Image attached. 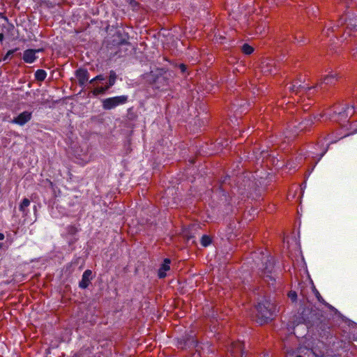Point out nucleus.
Listing matches in <instances>:
<instances>
[{
  "instance_id": "25",
  "label": "nucleus",
  "mask_w": 357,
  "mask_h": 357,
  "mask_svg": "<svg viewBox=\"0 0 357 357\" xmlns=\"http://www.w3.org/2000/svg\"><path fill=\"white\" fill-rule=\"evenodd\" d=\"M263 277L267 282H269V280H273L271 276L269 274L266 273V272H264Z\"/></svg>"
},
{
  "instance_id": "5",
  "label": "nucleus",
  "mask_w": 357,
  "mask_h": 357,
  "mask_svg": "<svg viewBox=\"0 0 357 357\" xmlns=\"http://www.w3.org/2000/svg\"><path fill=\"white\" fill-rule=\"evenodd\" d=\"M356 107L354 105L343 107L337 114L340 116V120H346L349 116H351L355 112Z\"/></svg>"
},
{
  "instance_id": "8",
  "label": "nucleus",
  "mask_w": 357,
  "mask_h": 357,
  "mask_svg": "<svg viewBox=\"0 0 357 357\" xmlns=\"http://www.w3.org/2000/svg\"><path fill=\"white\" fill-rule=\"evenodd\" d=\"M261 70L266 74L275 73L277 70L273 61H264L261 64Z\"/></svg>"
},
{
  "instance_id": "18",
  "label": "nucleus",
  "mask_w": 357,
  "mask_h": 357,
  "mask_svg": "<svg viewBox=\"0 0 357 357\" xmlns=\"http://www.w3.org/2000/svg\"><path fill=\"white\" fill-rule=\"evenodd\" d=\"M116 73L114 70H111L109 72V82H108V84L107 86H109V88L111 86H112L114 84L115 82H116Z\"/></svg>"
},
{
  "instance_id": "12",
  "label": "nucleus",
  "mask_w": 357,
  "mask_h": 357,
  "mask_svg": "<svg viewBox=\"0 0 357 357\" xmlns=\"http://www.w3.org/2000/svg\"><path fill=\"white\" fill-rule=\"evenodd\" d=\"M31 202L29 199L24 198L22 199L20 204L19 209L22 213L24 216H26L29 213V206H30Z\"/></svg>"
},
{
  "instance_id": "13",
  "label": "nucleus",
  "mask_w": 357,
  "mask_h": 357,
  "mask_svg": "<svg viewBox=\"0 0 357 357\" xmlns=\"http://www.w3.org/2000/svg\"><path fill=\"white\" fill-rule=\"evenodd\" d=\"M243 344L240 342H233L230 349L231 354L232 356H236L238 353L243 354Z\"/></svg>"
},
{
  "instance_id": "33",
  "label": "nucleus",
  "mask_w": 357,
  "mask_h": 357,
  "mask_svg": "<svg viewBox=\"0 0 357 357\" xmlns=\"http://www.w3.org/2000/svg\"><path fill=\"white\" fill-rule=\"evenodd\" d=\"M296 357H302V356H296Z\"/></svg>"
},
{
  "instance_id": "14",
  "label": "nucleus",
  "mask_w": 357,
  "mask_h": 357,
  "mask_svg": "<svg viewBox=\"0 0 357 357\" xmlns=\"http://www.w3.org/2000/svg\"><path fill=\"white\" fill-rule=\"evenodd\" d=\"M337 80V75L332 73V74L326 75L324 77L323 81L319 83V85L321 86L323 84H325L326 85L334 84Z\"/></svg>"
},
{
  "instance_id": "22",
  "label": "nucleus",
  "mask_w": 357,
  "mask_h": 357,
  "mask_svg": "<svg viewBox=\"0 0 357 357\" xmlns=\"http://www.w3.org/2000/svg\"><path fill=\"white\" fill-rule=\"evenodd\" d=\"M288 296L292 301H295L297 298V294L295 291H290L288 294Z\"/></svg>"
},
{
  "instance_id": "2",
  "label": "nucleus",
  "mask_w": 357,
  "mask_h": 357,
  "mask_svg": "<svg viewBox=\"0 0 357 357\" xmlns=\"http://www.w3.org/2000/svg\"><path fill=\"white\" fill-rule=\"evenodd\" d=\"M128 96L125 95L108 98L102 101V107L107 110L112 109L119 105L126 103L128 102Z\"/></svg>"
},
{
  "instance_id": "27",
  "label": "nucleus",
  "mask_w": 357,
  "mask_h": 357,
  "mask_svg": "<svg viewBox=\"0 0 357 357\" xmlns=\"http://www.w3.org/2000/svg\"><path fill=\"white\" fill-rule=\"evenodd\" d=\"M179 68L181 69V72L184 73L186 70V66L182 63L179 65Z\"/></svg>"
},
{
  "instance_id": "31",
  "label": "nucleus",
  "mask_w": 357,
  "mask_h": 357,
  "mask_svg": "<svg viewBox=\"0 0 357 357\" xmlns=\"http://www.w3.org/2000/svg\"><path fill=\"white\" fill-rule=\"evenodd\" d=\"M343 20H343L342 18H341V19L339 20V22H338V23H339V24H341V25H342V23H343L342 22H343Z\"/></svg>"
},
{
  "instance_id": "20",
  "label": "nucleus",
  "mask_w": 357,
  "mask_h": 357,
  "mask_svg": "<svg viewBox=\"0 0 357 357\" xmlns=\"http://www.w3.org/2000/svg\"><path fill=\"white\" fill-rule=\"evenodd\" d=\"M16 51H17V49L10 50L8 51V52L6 53L5 56L3 57V61H6L7 59H8L9 57L10 56V55L14 54Z\"/></svg>"
},
{
  "instance_id": "16",
  "label": "nucleus",
  "mask_w": 357,
  "mask_h": 357,
  "mask_svg": "<svg viewBox=\"0 0 357 357\" xmlns=\"http://www.w3.org/2000/svg\"><path fill=\"white\" fill-rule=\"evenodd\" d=\"M241 51L247 55L251 54L254 52V48L250 45L245 43L241 47Z\"/></svg>"
},
{
  "instance_id": "26",
  "label": "nucleus",
  "mask_w": 357,
  "mask_h": 357,
  "mask_svg": "<svg viewBox=\"0 0 357 357\" xmlns=\"http://www.w3.org/2000/svg\"><path fill=\"white\" fill-rule=\"evenodd\" d=\"M351 55L354 59H357V47L352 50Z\"/></svg>"
},
{
  "instance_id": "21",
  "label": "nucleus",
  "mask_w": 357,
  "mask_h": 357,
  "mask_svg": "<svg viewBox=\"0 0 357 357\" xmlns=\"http://www.w3.org/2000/svg\"><path fill=\"white\" fill-rule=\"evenodd\" d=\"M77 229L75 226L68 227V231L69 234L73 235L77 232Z\"/></svg>"
},
{
  "instance_id": "4",
  "label": "nucleus",
  "mask_w": 357,
  "mask_h": 357,
  "mask_svg": "<svg viewBox=\"0 0 357 357\" xmlns=\"http://www.w3.org/2000/svg\"><path fill=\"white\" fill-rule=\"evenodd\" d=\"M31 112L25 111L20 113L17 117L14 118L11 122L20 126H24L31 120Z\"/></svg>"
},
{
  "instance_id": "30",
  "label": "nucleus",
  "mask_w": 357,
  "mask_h": 357,
  "mask_svg": "<svg viewBox=\"0 0 357 357\" xmlns=\"http://www.w3.org/2000/svg\"><path fill=\"white\" fill-rule=\"evenodd\" d=\"M3 34L0 33V41L3 40Z\"/></svg>"
},
{
  "instance_id": "6",
  "label": "nucleus",
  "mask_w": 357,
  "mask_h": 357,
  "mask_svg": "<svg viewBox=\"0 0 357 357\" xmlns=\"http://www.w3.org/2000/svg\"><path fill=\"white\" fill-rule=\"evenodd\" d=\"M75 75L80 86H84L89 80V73L86 70L78 69L76 70Z\"/></svg>"
},
{
  "instance_id": "23",
  "label": "nucleus",
  "mask_w": 357,
  "mask_h": 357,
  "mask_svg": "<svg viewBox=\"0 0 357 357\" xmlns=\"http://www.w3.org/2000/svg\"><path fill=\"white\" fill-rule=\"evenodd\" d=\"M105 79V77H103V75H97L96 77L93 78L91 81H90V83H93L95 81H97V80H104Z\"/></svg>"
},
{
  "instance_id": "17",
  "label": "nucleus",
  "mask_w": 357,
  "mask_h": 357,
  "mask_svg": "<svg viewBox=\"0 0 357 357\" xmlns=\"http://www.w3.org/2000/svg\"><path fill=\"white\" fill-rule=\"evenodd\" d=\"M109 89V86L96 87L93 89V93L95 96L104 93L107 89Z\"/></svg>"
},
{
  "instance_id": "9",
  "label": "nucleus",
  "mask_w": 357,
  "mask_h": 357,
  "mask_svg": "<svg viewBox=\"0 0 357 357\" xmlns=\"http://www.w3.org/2000/svg\"><path fill=\"white\" fill-rule=\"evenodd\" d=\"M92 271L91 270H86L83 275L81 281L79 283V287L82 289H86L90 284L92 279Z\"/></svg>"
},
{
  "instance_id": "7",
  "label": "nucleus",
  "mask_w": 357,
  "mask_h": 357,
  "mask_svg": "<svg viewBox=\"0 0 357 357\" xmlns=\"http://www.w3.org/2000/svg\"><path fill=\"white\" fill-rule=\"evenodd\" d=\"M314 123V121L311 116L307 118H305L301 122H300L298 126H294V128H296L295 132L297 133V130L303 131L307 130L308 128L311 127Z\"/></svg>"
},
{
  "instance_id": "19",
  "label": "nucleus",
  "mask_w": 357,
  "mask_h": 357,
  "mask_svg": "<svg viewBox=\"0 0 357 357\" xmlns=\"http://www.w3.org/2000/svg\"><path fill=\"white\" fill-rule=\"evenodd\" d=\"M211 238L208 236L204 235L202 237L201 244L204 247H206V246L209 245L211 244Z\"/></svg>"
},
{
  "instance_id": "10",
  "label": "nucleus",
  "mask_w": 357,
  "mask_h": 357,
  "mask_svg": "<svg viewBox=\"0 0 357 357\" xmlns=\"http://www.w3.org/2000/svg\"><path fill=\"white\" fill-rule=\"evenodd\" d=\"M40 50H26L23 54V60L25 63H32L36 59V53L39 52Z\"/></svg>"
},
{
  "instance_id": "32",
  "label": "nucleus",
  "mask_w": 357,
  "mask_h": 357,
  "mask_svg": "<svg viewBox=\"0 0 357 357\" xmlns=\"http://www.w3.org/2000/svg\"><path fill=\"white\" fill-rule=\"evenodd\" d=\"M330 30V29H327L326 33L328 34V31Z\"/></svg>"
},
{
  "instance_id": "1",
  "label": "nucleus",
  "mask_w": 357,
  "mask_h": 357,
  "mask_svg": "<svg viewBox=\"0 0 357 357\" xmlns=\"http://www.w3.org/2000/svg\"><path fill=\"white\" fill-rule=\"evenodd\" d=\"M256 310L257 312V321L260 324H263L271 318L275 312V307L269 301L264 300L256 306Z\"/></svg>"
},
{
  "instance_id": "28",
  "label": "nucleus",
  "mask_w": 357,
  "mask_h": 357,
  "mask_svg": "<svg viewBox=\"0 0 357 357\" xmlns=\"http://www.w3.org/2000/svg\"><path fill=\"white\" fill-rule=\"evenodd\" d=\"M302 89H306V88L305 86H301V85L298 86V89L297 91V92H301Z\"/></svg>"
},
{
  "instance_id": "11",
  "label": "nucleus",
  "mask_w": 357,
  "mask_h": 357,
  "mask_svg": "<svg viewBox=\"0 0 357 357\" xmlns=\"http://www.w3.org/2000/svg\"><path fill=\"white\" fill-rule=\"evenodd\" d=\"M171 261L169 259H165L163 264L161 265L158 270V275L160 278H164L167 276V271L170 270Z\"/></svg>"
},
{
  "instance_id": "3",
  "label": "nucleus",
  "mask_w": 357,
  "mask_h": 357,
  "mask_svg": "<svg viewBox=\"0 0 357 357\" xmlns=\"http://www.w3.org/2000/svg\"><path fill=\"white\" fill-rule=\"evenodd\" d=\"M341 37L342 40H347L348 37H357V18L349 19Z\"/></svg>"
},
{
  "instance_id": "29",
  "label": "nucleus",
  "mask_w": 357,
  "mask_h": 357,
  "mask_svg": "<svg viewBox=\"0 0 357 357\" xmlns=\"http://www.w3.org/2000/svg\"><path fill=\"white\" fill-rule=\"evenodd\" d=\"M4 239V235L2 233H0V241H2Z\"/></svg>"
},
{
  "instance_id": "24",
  "label": "nucleus",
  "mask_w": 357,
  "mask_h": 357,
  "mask_svg": "<svg viewBox=\"0 0 357 357\" xmlns=\"http://www.w3.org/2000/svg\"><path fill=\"white\" fill-rule=\"evenodd\" d=\"M317 298L318 299V301L320 302V303H324L325 305H328L325 301L324 300V298L321 297V296L320 295V294L319 292L317 293Z\"/></svg>"
},
{
  "instance_id": "15",
  "label": "nucleus",
  "mask_w": 357,
  "mask_h": 357,
  "mask_svg": "<svg viewBox=\"0 0 357 357\" xmlns=\"http://www.w3.org/2000/svg\"><path fill=\"white\" fill-rule=\"evenodd\" d=\"M47 77V73L45 70L39 69L35 73V78L36 80L43 82Z\"/></svg>"
},
{
  "instance_id": "34",
  "label": "nucleus",
  "mask_w": 357,
  "mask_h": 357,
  "mask_svg": "<svg viewBox=\"0 0 357 357\" xmlns=\"http://www.w3.org/2000/svg\"><path fill=\"white\" fill-rule=\"evenodd\" d=\"M356 109H357V107H356Z\"/></svg>"
}]
</instances>
